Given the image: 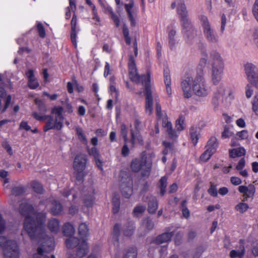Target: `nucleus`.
<instances>
[{
    "label": "nucleus",
    "mask_w": 258,
    "mask_h": 258,
    "mask_svg": "<svg viewBox=\"0 0 258 258\" xmlns=\"http://www.w3.org/2000/svg\"><path fill=\"white\" fill-rule=\"evenodd\" d=\"M19 212L25 217L24 228L31 239H39L40 246L34 258H49L47 254L54 247V241L52 237L46 234L44 231L43 224L45 215L35 213L32 206L27 202H23L19 207Z\"/></svg>",
    "instance_id": "1"
},
{
    "label": "nucleus",
    "mask_w": 258,
    "mask_h": 258,
    "mask_svg": "<svg viewBox=\"0 0 258 258\" xmlns=\"http://www.w3.org/2000/svg\"><path fill=\"white\" fill-rule=\"evenodd\" d=\"M181 86L184 97L189 98L194 93L200 97H206L209 93V89L204 78L203 70H199L192 77L187 75L182 79Z\"/></svg>",
    "instance_id": "2"
},
{
    "label": "nucleus",
    "mask_w": 258,
    "mask_h": 258,
    "mask_svg": "<svg viewBox=\"0 0 258 258\" xmlns=\"http://www.w3.org/2000/svg\"><path fill=\"white\" fill-rule=\"evenodd\" d=\"M155 157V155L153 152L149 153L143 152L140 159L135 158L132 160L131 164L132 171L137 172L142 170V176L148 177L152 166V159Z\"/></svg>",
    "instance_id": "3"
},
{
    "label": "nucleus",
    "mask_w": 258,
    "mask_h": 258,
    "mask_svg": "<svg viewBox=\"0 0 258 258\" xmlns=\"http://www.w3.org/2000/svg\"><path fill=\"white\" fill-rule=\"evenodd\" d=\"M211 58V79L214 85H217L222 80L224 68V62L220 54L216 51L210 53Z\"/></svg>",
    "instance_id": "4"
},
{
    "label": "nucleus",
    "mask_w": 258,
    "mask_h": 258,
    "mask_svg": "<svg viewBox=\"0 0 258 258\" xmlns=\"http://www.w3.org/2000/svg\"><path fill=\"white\" fill-rule=\"evenodd\" d=\"M200 21L203 34L206 41L212 45L218 44L220 41L219 36L216 31L212 27L208 18L202 15L200 17Z\"/></svg>",
    "instance_id": "5"
},
{
    "label": "nucleus",
    "mask_w": 258,
    "mask_h": 258,
    "mask_svg": "<svg viewBox=\"0 0 258 258\" xmlns=\"http://www.w3.org/2000/svg\"><path fill=\"white\" fill-rule=\"evenodd\" d=\"M66 244L68 248L77 247L76 250V257H82L88 252V246L85 239H79L75 237H70L66 240Z\"/></svg>",
    "instance_id": "6"
},
{
    "label": "nucleus",
    "mask_w": 258,
    "mask_h": 258,
    "mask_svg": "<svg viewBox=\"0 0 258 258\" xmlns=\"http://www.w3.org/2000/svg\"><path fill=\"white\" fill-rule=\"evenodd\" d=\"M128 66L129 77L132 81L136 83H141L143 86L146 83H150V73L149 72H147L146 76H140L138 74L135 61L132 55L130 56Z\"/></svg>",
    "instance_id": "7"
},
{
    "label": "nucleus",
    "mask_w": 258,
    "mask_h": 258,
    "mask_svg": "<svg viewBox=\"0 0 258 258\" xmlns=\"http://www.w3.org/2000/svg\"><path fill=\"white\" fill-rule=\"evenodd\" d=\"M0 246L3 248L6 257L18 258L19 250L16 241L8 240L4 236H0Z\"/></svg>",
    "instance_id": "8"
},
{
    "label": "nucleus",
    "mask_w": 258,
    "mask_h": 258,
    "mask_svg": "<svg viewBox=\"0 0 258 258\" xmlns=\"http://www.w3.org/2000/svg\"><path fill=\"white\" fill-rule=\"evenodd\" d=\"M32 116L36 119L41 121L47 119L45 125L43 127V131L46 132L51 129L59 130L62 127L61 120L54 118L52 115H39L37 112H33Z\"/></svg>",
    "instance_id": "9"
},
{
    "label": "nucleus",
    "mask_w": 258,
    "mask_h": 258,
    "mask_svg": "<svg viewBox=\"0 0 258 258\" xmlns=\"http://www.w3.org/2000/svg\"><path fill=\"white\" fill-rule=\"evenodd\" d=\"M87 157L84 154H79L76 156L74 159L73 167L75 170L77 172L76 179L78 181H82L84 177V170L86 167Z\"/></svg>",
    "instance_id": "10"
},
{
    "label": "nucleus",
    "mask_w": 258,
    "mask_h": 258,
    "mask_svg": "<svg viewBox=\"0 0 258 258\" xmlns=\"http://www.w3.org/2000/svg\"><path fill=\"white\" fill-rule=\"evenodd\" d=\"M244 71L249 83L258 88V69L256 66L247 62L244 65Z\"/></svg>",
    "instance_id": "11"
},
{
    "label": "nucleus",
    "mask_w": 258,
    "mask_h": 258,
    "mask_svg": "<svg viewBox=\"0 0 258 258\" xmlns=\"http://www.w3.org/2000/svg\"><path fill=\"white\" fill-rule=\"evenodd\" d=\"M145 88V111L146 113L148 115H151L152 113L153 110V100L154 99L157 101L156 94H153L150 85V83H146L144 85Z\"/></svg>",
    "instance_id": "12"
},
{
    "label": "nucleus",
    "mask_w": 258,
    "mask_h": 258,
    "mask_svg": "<svg viewBox=\"0 0 258 258\" xmlns=\"http://www.w3.org/2000/svg\"><path fill=\"white\" fill-rule=\"evenodd\" d=\"M157 119L158 120H162V126L166 129L170 138L172 139L175 138L177 135L176 132L172 128L171 123L168 120L167 116L165 112H160L159 114H156Z\"/></svg>",
    "instance_id": "13"
},
{
    "label": "nucleus",
    "mask_w": 258,
    "mask_h": 258,
    "mask_svg": "<svg viewBox=\"0 0 258 258\" xmlns=\"http://www.w3.org/2000/svg\"><path fill=\"white\" fill-rule=\"evenodd\" d=\"M133 182L131 177L127 176L126 178L122 179L120 188L122 195L124 198L128 199L133 195Z\"/></svg>",
    "instance_id": "14"
},
{
    "label": "nucleus",
    "mask_w": 258,
    "mask_h": 258,
    "mask_svg": "<svg viewBox=\"0 0 258 258\" xmlns=\"http://www.w3.org/2000/svg\"><path fill=\"white\" fill-rule=\"evenodd\" d=\"M228 87L221 85L214 93L212 99V104L215 108H217L219 104V99L221 96H226Z\"/></svg>",
    "instance_id": "15"
},
{
    "label": "nucleus",
    "mask_w": 258,
    "mask_h": 258,
    "mask_svg": "<svg viewBox=\"0 0 258 258\" xmlns=\"http://www.w3.org/2000/svg\"><path fill=\"white\" fill-rule=\"evenodd\" d=\"M182 26V31L187 41L192 40L197 35V30L193 27L191 22Z\"/></svg>",
    "instance_id": "16"
},
{
    "label": "nucleus",
    "mask_w": 258,
    "mask_h": 258,
    "mask_svg": "<svg viewBox=\"0 0 258 258\" xmlns=\"http://www.w3.org/2000/svg\"><path fill=\"white\" fill-rule=\"evenodd\" d=\"M177 12L178 15L179 16L181 25L187 24V23L190 22L186 8L184 4L181 3L180 4H178L177 8Z\"/></svg>",
    "instance_id": "17"
},
{
    "label": "nucleus",
    "mask_w": 258,
    "mask_h": 258,
    "mask_svg": "<svg viewBox=\"0 0 258 258\" xmlns=\"http://www.w3.org/2000/svg\"><path fill=\"white\" fill-rule=\"evenodd\" d=\"M238 191L243 194L246 198H252L255 192V187L252 184H249L247 186L241 185L238 187Z\"/></svg>",
    "instance_id": "18"
},
{
    "label": "nucleus",
    "mask_w": 258,
    "mask_h": 258,
    "mask_svg": "<svg viewBox=\"0 0 258 258\" xmlns=\"http://www.w3.org/2000/svg\"><path fill=\"white\" fill-rule=\"evenodd\" d=\"M26 75L28 79V86L29 88L31 89L37 88L39 86V84L34 76L33 71L32 70H28L26 73Z\"/></svg>",
    "instance_id": "19"
},
{
    "label": "nucleus",
    "mask_w": 258,
    "mask_h": 258,
    "mask_svg": "<svg viewBox=\"0 0 258 258\" xmlns=\"http://www.w3.org/2000/svg\"><path fill=\"white\" fill-rule=\"evenodd\" d=\"M245 250L243 240H240V246L238 250L233 249L230 252L229 256L231 258H242L245 254Z\"/></svg>",
    "instance_id": "20"
},
{
    "label": "nucleus",
    "mask_w": 258,
    "mask_h": 258,
    "mask_svg": "<svg viewBox=\"0 0 258 258\" xmlns=\"http://www.w3.org/2000/svg\"><path fill=\"white\" fill-rule=\"evenodd\" d=\"M173 235V233L172 232H165L156 237L153 241V242L157 244H161L163 243L168 242L171 240Z\"/></svg>",
    "instance_id": "21"
},
{
    "label": "nucleus",
    "mask_w": 258,
    "mask_h": 258,
    "mask_svg": "<svg viewBox=\"0 0 258 258\" xmlns=\"http://www.w3.org/2000/svg\"><path fill=\"white\" fill-rule=\"evenodd\" d=\"M71 41L75 47H77V17L74 15L71 20Z\"/></svg>",
    "instance_id": "22"
},
{
    "label": "nucleus",
    "mask_w": 258,
    "mask_h": 258,
    "mask_svg": "<svg viewBox=\"0 0 258 258\" xmlns=\"http://www.w3.org/2000/svg\"><path fill=\"white\" fill-rule=\"evenodd\" d=\"M133 7L134 2L133 0H131L128 4L124 5L125 10L127 12L129 20L131 22V25L132 26H135L136 25V22L132 11V8Z\"/></svg>",
    "instance_id": "23"
},
{
    "label": "nucleus",
    "mask_w": 258,
    "mask_h": 258,
    "mask_svg": "<svg viewBox=\"0 0 258 258\" xmlns=\"http://www.w3.org/2000/svg\"><path fill=\"white\" fill-rule=\"evenodd\" d=\"M120 225L119 224H116L113 228L112 233V241L114 245L118 246L119 244V237L120 236Z\"/></svg>",
    "instance_id": "24"
},
{
    "label": "nucleus",
    "mask_w": 258,
    "mask_h": 258,
    "mask_svg": "<svg viewBox=\"0 0 258 258\" xmlns=\"http://www.w3.org/2000/svg\"><path fill=\"white\" fill-rule=\"evenodd\" d=\"M164 79L166 86V92L169 95H171L172 94V90L170 87L171 78L170 71L168 69H164Z\"/></svg>",
    "instance_id": "25"
},
{
    "label": "nucleus",
    "mask_w": 258,
    "mask_h": 258,
    "mask_svg": "<svg viewBox=\"0 0 258 258\" xmlns=\"http://www.w3.org/2000/svg\"><path fill=\"white\" fill-rule=\"evenodd\" d=\"M47 227L52 233H57L60 229L59 222L56 219H51L47 223Z\"/></svg>",
    "instance_id": "26"
},
{
    "label": "nucleus",
    "mask_w": 258,
    "mask_h": 258,
    "mask_svg": "<svg viewBox=\"0 0 258 258\" xmlns=\"http://www.w3.org/2000/svg\"><path fill=\"white\" fill-rule=\"evenodd\" d=\"M158 208V202L156 198L151 196L149 198L148 211L150 214L155 213Z\"/></svg>",
    "instance_id": "27"
},
{
    "label": "nucleus",
    "mask_w": 258,
    "mask_h": 258,
    "mask_svg": "<svg viewBox=\"0 0 258 258\" xmlns=\"http://www.w3.org/2000/svg\"><path fill=\"white\" fill-rule=\"evenodd\" d=\"M135 230V223L133 221H129L124 227L123 235L125 236H131L134 234Z\"/></svg>",
    "instance_id": "28"
},
{
    "label": "nucleus",
    "mask_w": 258,
    "mask_h": 258,
    "mask_svg": "<svg viewBox=\"0 0 258 258\" xmlns=\"http://www.w3.org/2000/svg\"><path fill=\"white\" fill-rule=\"evenodd\" d=\"M218 143L217 139L214 137H211L207 143L206 146L207 149L210 151L212 153H215L218 148Z\"/></svg>",
    "instance_id": "29"
},
{
    "label": "nucleus",
    "mask_w": 258,
    "mask_h": 258,
    "mask_svg": "<svg viewBox=\"0 0 258 258\" xmlns=\"http://www.w3.org/2000/svg\"><path fill=\"white\" fill-rule=\"evenodd\" d=\"M168 40H169V44L170 45V48H172L175 44V39L174 38L176 34V31L175 28L172 26H170L168 28Z\"/></svg>",
    "instance_id": "30"
},
{
    "label": "nucleus",
    "mask_w": 258,
    "mask_h": 258,
    "mask_svg": "<svg viewBox=\"0 0 258 258\" xmlns=\"http://www.w3.org/2000/svg\"><path fill=\"white\" fill-rule=\"evenodd\" d=\"M200 134V130L199 128L197 127H191L190 128V139L195 146L198 142Z\"/></svg>",
    "instance_id": "31"
},
{
    "label": "nucleus",
    "mask_w": 258,
    "mask_h": 258,
    "mask_svg": "<svg viewBox=\"0 0 258 258\" xmlns=\"http://www.w3.org/2000/svg\"><path fill=\"white\" fill-rule=\"evenodd\" d=\"M245 154V150L243 148H238L229 151L230 157L234 158L237 157H241Z\"/></svg>",
    "instance_id": "32"
},
{
    "label": "nucleus",
    "mask_w": 258,
    "mask_h": 258,
    "mask_svg": "<svg viewBox=\"0 0 258 258\" xmlns=\"http://www.w3.org/2000/svg\"><path fill=\"white\" fill-rule=\"evenodd\" d=\"M62 211L61 204L56 201H51V212L53 215L59 214Z\"/></svg>",
    "instance_id": "33"
},
{
    "label": "nucleus",
    "mask_w": 258,
    "mask_h": 258,
    "mask_svg": "<svg viewBox=\"0 0 258 258\" xmlns=\"http://www.w3.org/2000/svg\"><path fill=\"white\" fill-rule=\"evenodd\" d=\"M142 227L143 228L146 230V232L147 233L153 229L154 227V223L151 219L149 218H146L142 222Z\"/></svg>",
    "instance_id": "34"
},
{
    "label": "nucleus",
    "mask_w": 258,
    "mask_h": 258,
    "mask_svg": "<svg viewBox=\"0 0 258 258\" xmlns=\"http://www.w3.org/2000/svg\"><path fill=\"white\" fill-rule=\"evenodd\" d=\"M63 233L66 236H71L75 233V229L69 223H66L63 227Z\"/></svg>",
    "instance_id": "35"
},
{
    "label": "nucleus",
    "mask_w": 258,
    "mask_h": 258,
    "mask_svg": "<svg viewBox=\"0 0 258 258\" xmlns=\"http://www.w3.org/2000/svg\"><path fill=\"white\" fill-rule=\"evenodd\" d=\"M79 234L81 239H85L88 235V228L85 223H82L79 227Z\"/></svg>",
    "instance_id": "36"
},
{
    "label": "nucleus",
    "mask_w": 258,
    "mask_h": 258,
    "mask_svg": "<svg viewBox=\"0 0 258 258\" xmlns=\"http://www.w3.org/2000/svg\"><path fill=\"white\" fill-rule=\"evenodd\" d=\"M137 254L136 247H130L125 250L123 258H137Z\"/></svg>",
    "instance_id": "37"
},
{
    "label": "nucleus",
    "mask_w": 258,
    "mask_h": 258,
    "mask_svg": "<svg viewBox=\"0 0 258 258\" xmlns=\"http://www.w3.org/2000/svg\"><path fill=\"white\" fill-rule=\"evenodd\" d=\"M76 130L77 135L80 141L82 142V143L87 146L88 141L83 132L82 128L80 127H77Z\"/></svg>",
    "instance_id": "38"
},
{
    "label": "nucleus",
    "mask_w": 258,
    "mask_h": 258,
    "mask_svg": "<svg viewBox=\"0 0 258 258\" xmlns=\"http://www.w3.org/2000/svg\"><path fill=\"white\" fill-rule=\"evenodd\" d=\"M63 111V108L62 107H54L51 111L52 114H55V118L58 119L59 120H61L62 122L63 116L62 115Z\"/></svg>",
    "instance_id": "39"
},
{
    "label": "nucleus",
    "mask_w": 258,
    "mask_h": 258,
    "mask_svg": "<svg viewBox=\"0 0 258 258\" xmlns=\"http://www.w3.org/2000/svg\"><path fill=\"white\" fill-rule=\"evenodd\" d=\"M131 137H132V143L134 145L135 141L137 140L138 142L140 144H143V140L142 136L139 134V132L136 133V134L133 130H131Z\"/></svg>",
    "instance_id": "40"
},
{
    "label": "nucleus",
    "mask_w": 258,
    "mask_h": 258,
    "mask_svg": "<svg viewBox=\"0 0 258 258\" xmlns=\"http://www.w3.org/2000/svg\"><path fill=\"white\" fill-rule=\"evenodd\" d=\"M120 199L118 196H114L112 198L113 208L112 210L114 213L118 212L120 207Z\"/></svg>",
    "instance_id": "41"
},
{
    "label": "nucleus",
    "mask_w": 258,
    "mask_h": 258,
    "mask_svg": "<svg viewBox=\"0 0 258 258\" xmlns=\"http://www.w3.org/2000/svg\"><path fill=\"white\" fill-rule=\"evenodd\" d=\"M32 188L37 193L42 194L43 192V188L40 183L38 181H32L31 184Z\"/></svg>",
    "instance_id": "42"
},
{
    "label": "nucleus",
    "mask_w": 258,
    "mask_h": 258,
    "mask_svg": "<svg viewBox=\"0 0 258 258\" xmlns=\"http://www.w3.org/2000/svg\"><path fill=\"white\" fill-rule=\"evenodd\" d=\"M106 10L110 14L111 18L115 24L116 26L117 27H119L120 25V20L118 16L114 13L111 8L107 7L106 8Z\"/></svg>",
    "instance_id": "43"
},
{
    "label": "nucleus",
    "mask_w": 258,
    "mask_h": 258,
    "mask_svg": "<svg viewBox=\"0 0 258 258\" xmlns=\"http://www.w3.org/2000/svg\"><path fill=\"white\" fill-rule=\"evenodd\" d=\"M203 55L204 57L201 58L199 64V68H198L197 72L199 70H203V71L204 73V69L207 64L208 54L206 52H203Z\"/></svg>",
    "instance_id": "44"
},
{
    "label": "nucleus",
    "mask_w": 258,
    "mask_h": 258,
    "mask_svg": "<svg viewBox=\"0 0 258 258\" xmlns=\"http://www.w3.org/2000/svg\"><path fill=\"white\" fill-rule=\"evenodd\" d=\"M87 149L89 155L92 156L94 160L100 158L99 152L96 147H94L90 149L87 147Z\"/></svg>",
    "instance_id": "45"
},
{
    "label": "nucleus",
    "mask_w": 258,
    "mask_h": 258,
    "mask_svg": "<svg viewBox=\"0 0 258 258\" xmlns=\"http://www.w3.org/2000/svg\"><path fill=\"white\" fill-rule=\"evenodd\" d=\"M146 210V207L143 205L136 206L133 211V214L135 217H138L142 214Z\"/></svg>",
    "instance_id": "46"
},
{
    "label": "nucleus",
    "mask_w": 258,
    "mask_h": 258,
    "mask_svg": "<svg viewBox=\"0 0 258 258\" xmlns=\"http://www.w3.org/2000/svg\"><path fill=\"white\" fill-rule=\"evenodd\" d=\"M176 127L177 131H181L185 127L184 117H180L176 122Z\"/></svg>",
    "instance_id": "47"
},
{
    "label": "nucleus",
    "mask_w": 258,
    "mask_h": 258,
    "mask_svg": "<svg viewBox=\"0 0 258 258\" xmlns=\"http://www.w3.org/2000/svg\"><path fill=\"white\" fill-rule=\"evenodd\" d=\"M94 197L92 194L89 195H85L84 199V202L86 206L91 207L94 202Z\"/></svg>",
    "instance_id": "48"
},
{
    "label": "nucleus",
    "mask_w": 258,
    "mask_h": 258,
    "mask_svg": "<svg viewBox=\"0 0 258 258\" xmlns=\"http://www.w3.org/2000/svg\"><path fill=\"white\" fill-rule=\"evenodd\" d=\"M167 185V178L165 176L162 177L160 180V194L163 196L165 192Z\"/></svg>",
    "instance_id": "49"
},
{
    "label": "nucleus",
    "mask_w": 258,
    "mask_h": 258,
    "mask_svg": "<svg viewBox=\"0 0 258 258\" xmlns=\"http://www.w3.org/2000/svg\"><path fill=\"white\" fill-rule=\"evenodd\" d=\"M235 210L241 213L245 212L248 208V206L247 204L244 203H240L235 206Z\"/></svg>",
    "instance_id": "50"
},
{
    "label": "nucleus",
    "mask_w": 258,
    "mask_h": 258,
    "mask_svg": "<svg viewBox=\"0 0 258 258\" xmlns=\"http://www.w3.org/2000/svg\"><path fill=\"white\" fill-rule=\"evenodd\" d=\"M127 129L124 124H122L120 126V134L124 139V142H127Z\"/></svg>",
    "instance_id": "51"
},
{
    "label": "nucleus",
    "mask_w": 258,
    "mask_h": 258,
    "mask_svg": "<svg viewBox=\"0 0 258 258\" xmlns=\"http://www.w3.org/2000/svg\"><path fill=\"white\" fill-rule=\"evenodd\" d=\"M214 153H212L209 150H206L201 155V160L204 162H207L212 156Z\"/></svg>",
    "instance_id": "52"
},
{
    "label": "nucleus",
    "mask_w": 258,
    "mask_h": 258,
    "mask_svg": "<svg viewBox=\"0 0 258 258\" xmlns=\"http://www.w3.org/2000/svg\"><path fill=\"white\" fill-rule=\"evenodd\" d=\"M24 192V188L22 186H17L14 187L12 190V196H19Z\"/></svg>",
    "instance_id": "53"
},
{
    "label": "nucleus",
    "mask_w": 258,
    "mask_h": 258,
    "mask_svg": "<svg viewBox=\"0 0 258 258\" xmlns=\"http://www.w3.org/2000/svg\"><path fill=\"white\" fill-rule=\"evenodd\" d=\"M237 138L239 140L246 139L248 137V133L246 130H242L241 132H238L236 134Z\"/></svg>",
    "instance_id": "54"
},
{
    "label": "nucleus",
    "mask_w": 258,
    "mask_h": 258,
    "mask_svg": "<svg viewBox=\"0 0 258 258\" xmlns=\"http://www.w3.org/2000/svg\"><path fill=\"white\" fill-rule=\"evenodd\" d=\"M232 135L233 133L229 130V128L227 126H225L221 136L223 139H226L232 136Z\"/></svg>",
    "instance_id": "55"
},
{
    "label": "nucleus",
    "mask_w": 258,
    "mask_h": 258,
    "mask_svg": "<svg viewBox=\"0 0 258 258\" xmlns=\"http://www.w3.org/2000/svg\"><path fill=\"white\" fill-rule=\"evenodd\" d=\"M234 91L233 89L230 88L228 87L227 91V94L225 96V99L229 100L230 101L234 99Z\"/></svg>",
    "instance_id": "56"
},
{
    "label": "nucleus",
    "mask_w": 258,
    "mask_h": 258,
    "mask_svg": "<svg viewBox=\"0 0 258 258\" xmlns=\"http://www.w3.org/2000/svg\"><path fill=\"white\" fill-rule=\"evenodd\" d=\"M252 110L258 114V96L256 95L252 102Z\"/></svg>",
    "instance_id": "57"
},
{
    "label": "nucleus",
    "mask_w": 258,
    "mask_h": 258,
    "mask_svg": "<svg viewBox=\"0 0 258 258\" xmlns=\"http://www.w3.org/2000/svg\"><path fill=\"white\" fill-rule=\"evenodd\" d=\"M37 29L40 37L44 38L45 36V32L42 24L40 23L37 25Z\"/></svg>",
    "instance_id": "58"
},
{
    "label": "nucleus",
    "mask_w": 258,
    "mask_h": 258,
    "mask_svg": "<svg viewBox=\"0 0 258 258\" xmlns=\"http://www.w3.org/2000/svg\"><path fill=\"white\" fill-rule=\"evenodd\" d=\"M209 194L213 197H217L218 193L217 188L215 185L213 184H211L210 188L208 190Z\"/></svg>",
    "instance_id": "59"
},
{
    "label": "nucleus",
    "mask_w": 258,
    "mask_h": 258,
    "mask_svg": "<svg viewBox=\"0 0 258 258\" xmlns=\"http://www.w3.org/2000/svg\"><path fill=\"white\" fill-rule=\"evenodd\" d=\"M245 95L247 98H249L251 97L253 94V90L251 88V87L247 84L245 87Z\"/></svg>",
    "instance_id": "60"
},
{
    "label": "nucleus",
    "mask_w": 258,
    "mask_h": 258,
    "mask_svg": "<svg viewBox=\"0 0 258 258\" xmlns=\"http://www.w3.org/2000/svg\"><path fill=\"white\" fill-rule=\"evenodd\" d=\"M129 149L127 145V142H124V145H123L122 150H121V155L123 156H126L129 154Z\"/></svg>",
    "instance_id": "61"
},
{
    "label": "nucleus",
    "mask_w": 258,
    "mask_h": 258,
    "mask_svg": "<svg viewBox=\"0 0 258 258\" xmlns=\"http://www.w3.org/2000/svg\"><path fill=\"white\" fill-rule=\"evenodd\" d=\"M226 18L224 15H223L221 17V27H220V31L222 33H223L225 30V27L226 26Z\"/></svg>",
    "instance_id": "62"
},
{
    "label": "nucleus",
    "mask_w": 258,
    "mask_h": 258,
    "mask_svg": "<svg viewBox=\"0 0 258 258\" xmlns=\"http://www.w3.org/2000/svg\"><path fill=\"white\" fill-rule=\"evenodd\" d=\"M230 181H231V182L235 185H239L242 182V181L240 179V178H239V177H235V176L231 177L230 178Z\"/></svg>",
    "instance_id": "63"
},
{
    "label": "nucleus",
    "mask_w": 258,
    "mask_h": 258,
    "mask_svg": "<svg viewBox=\"0 0 258 258\" xmlns=\"http://www.w3.org/2000/svg\"><path fill=\"white\" fill-rule=\"evenodd\" d=\"M3 147L7 150L9 155H12L13 152L12 148L7 142H4L3 143Z\"/></svg>",
    "instance_id": "64"
}]
</instances>
